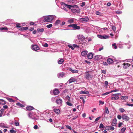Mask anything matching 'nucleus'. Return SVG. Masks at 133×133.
<instances>
[{"label": "nucleus", "mask_w": 133, "mask_h": 133, "mask_svg": "<svg viewBox=\"0 0 133 133\" xmlns=\"http://www.w3.org/2000/svg\"><path fill=\"white\" fill-rule=\"evenodd\" d=\"M105 109V113L107 114H108L109 113V111L108 108L107 107H106Z\"/></svg>", "instance_id": "obj_40"}, {"label": "nucleus", "mask_w": 133, "mask_h": 133, "mask_svg": "<svg viewBox=\"0 0 133 133\" xmlns=\"http://www.w3.org/2000/svg\"><path fill=\"white\" fill-rule=\"evenodd\" d=\"M97 36L99 38L101 39H104V36L100 35H98Z\"/></svg>", "instance_id": "obj_49"}, {"label": "nucleus", "mask_w": 133, "mask_h": 133, "mask_svg": "<svg viewBox=\"0 0 133 133\" xmlns=\"http://www.w3.org/2000/svg\"><path fill=\"white\" fill-rule=\"evenodd\" d=\"M117 119L116 118H115L113 119L112 123V125L113 126H115L116 124Z\"/></svg>", "instance_id": "obj_13"}, {"label": "nucleus", "mask_w": 133, "mask_h": 133, "mask_svg": "<svg viewBox=\"0 0 133 133\" xmlns=\"http://www.w3.org/2000/svg\"><path fill=\"white\" fill-rule=\"evenodd\" d=\"M4 109H2L0 110V113L2 115L4 112Z\"/></svg>", "instance_id": "obj_52"}, {"label": "nucleus", "mask_w": 133, "mask_h": 133, "mask_svg": "<svg viewBox=\"0 0 133 133\" xmlns=\"http://www.w3.org/2000/svg\"><path fill=\"white\" fill-rule=\"evenodd\" d=\"M110 129L111 130H114V127L112 126L110 127Z\"/></svg>", "instance_id": "obj_57"}, {"label": "nucleus", "mask_w": 133, "mask_h": 133, "mask_svg": "<svg viewBox=\"0 0 133 133\" xmlns=\"http://www.w3.org/2000/svg\"><path fill=\"white\" fill-rule=\"evenodd\" d=\"M116 12L118 14H120L122 13V12L120 11H116Z\"/></svg>", "instance_id": "obj_63"}, {"label": "nucleus", "mask_w": 133, "mask_h": 133, "mask_svg": "<svg viewBox=\"0 0 133 133\" xmlns=\"http://www.w3.org/2000/svg\"><path fill=\"white\" fill-rule=\"evenodd\" d=\"M32 48L33 50L35 51H36L39 49V48L37 45H34L32 46Z\"/></svg>", "instance_id": "obj_9"}, {"label": "nucleus", "mask_w": 133, "mask_h": 133, "mask_svg": "<svg viewBox=\"0 0 133 133\" xmlns=\"http://www.w3.org/2000/svg\"><path fill=\"white\" fill-rule=\"evenodd\" d=\"M80 94H88L89 92L88 91H81L79 92Z\"/></svg>", "instance_id": "obj_21"}, {"label": "nucleus", "mask_w": 133, "mask_h": 133, "mask_svg": "<svg viewBox=\"0 0 133 133\" xmlns=\"http://www.w3.org/2000/svg\"><path fill=\"white\" fill-rule=\"evenodd\" d=\"M52 24H50L46 26V27L48 28H49L52 27Z\"/></svg>", "instance_id": "obj_48"}, {"label": "nucleus", "mask_w": 133, "mask_h": 133, "mask_svg": "<svg viewBox=\"0 0 133 133\" xmlns=\"http://www.w3.org/2000/svg\"><path fill=\"white\" fill-rule=\"evenodd\" d=\"M61 22V21L59 20H58L56 21L55 22V25H57L58 24H59Z\"/></svg>", "instance_id": "obj_31"}, {"label": "nucleus", "mask_w": 133, "mask_h": 133, "mask_svg": "<svg viewBox=\"0 0 133 133\" xmlns=\"http://www.w3.org/2000/svg\"><path fill=\"white\" fill-rule=\"evenodd\" d=\"M65 126L68 129H69V130H71L72 129V128L69 125H66Z\"/></svg>", "instance_id": "obj_44"}, {"label": "nucleus", "mask_w": 133, "mask_h": 133, "mask_svg": "<svg viewBox=\"0 0 133 133\" xmlns=\"http://www.w3.org/2000/svg\"><path fill=\"white\" fill-rule=\"evenodd\" d=\"M65 6L68 8L69 9H70L71 8H72V5H69L67 4L65 5Z\"/></svg>", "instance_id": "obj_42"}, {"label": "nucleus", "mask_w": 133, "mask_h": 133, "mask_svg": "<svg viewBox=\"0 0 133 133\" xmlns=\"http://www.w3.org/2000/svg\"><path fill=\"white\" fill-rule=\"evenodd\" d=\"M77 39H76L75 41V42L77 43L80 44V41L78 40H83L85 39V37L82 35H77Z\"/></svg>", "instance_id": "obj_3"}, {"label": "nucleus", "mask_w": 133, "mask_h": 133, "mask_svg": "<svg viewBox=\"0 0 133 133\" xmlns=\"http://www.w3.org/2000/svg\"><path fill=\"white\" fill-rule=\"evenodd\" d=\"M68 46L69 48H71L72 50L74 49V48L71 45H68Z\"/></svg>", "instance_id": "obj_46"}, {"label": "nucleus", "mask_w": 133, "mask_h": 133, "mask_svg": "<svg viewBox=\"0 0 133 133\" xmlns=\"http://www.w3.org/2000/svg\"><path fill=\"white\" fill-rule=\"evenodd\" d=\"M43 46L44 47H47L48 46V44L47 43H45V44L43 45Z\"/></svg>", "instance_id": "obj_64"}, {"label": "nucleus", "mask_w": 133, "mask_h": 133, "mask_svg": "<svg viewBox=\"0 0 133 133\" xmlns=\"http://www.w3.org/2000/svg\"><path fill=\"white\" fill-rule=\"evenodd\" d=\"M69 70L73 73H78V70H74L71 68L69 69Z\"/></svg>", "instance_id": "obj_25"}, {"label": "nucleus", "mask_w": 133, "mask_h": 133, "mask_svg": "<svg viewBox=\"0 0 133 133\" xmlns=\"http://www.w3.org/2000/svg\"><path fill=\"white\" fill-rule=\"evenodd\" d=\"M56 102L58 104L61 105L62 102V101L61 99L58 98L56 100Z\"/></svg>", "instance_id": "obj_11"}, {"label": "nucleus", "mask_w": 133, "mask_h": 133, "mask_svg": "<svg viewBox=\"0 0 133 133\" xmlns=\"http://www.w3.org/2000/svg\"><path fill=\"white\" fill-rule=\"evenodd\" d=\"M15 125L16 126H17L19 125V123L17 122V121L15 120Z\"/></svg>", "instance_id": "obj_39"}, {"label": "nucleus", "mask_w": 133, "mask_h": 133, "mask_svg": "<svg viewBox=\"0 0 133 133\" xmlns=\"http://www.w3.org/2000/svg\"><path fill=\"white\" fill-rule=\"evenodd\" d=\"M72 8H78V6L77 5H72Z\"/></svg>", "instance_id": "obj_54"}, {"label": "nucleus", "mask_w": 133, "mask_h": 133, "mask_svg": "<svg viewBox=\"0 0 133 133\" xmlns=\"http://www.w3.org/2000/svg\"><path fill=\"white\" fill-rule=\"evenodd\" d=\"M107 62L109 64H111L113 63V61L111 58H108L107 60Z\"/></svg>", "instance_id": "obj_19"}, {"label": "nucleus", "mask_w": 133, "mask_h": 133, "mask_svg": "<svg viewBox=\"0 0 133 133\" xmlns=\"http://www.w3.org/2000/svg\"><path fill=\"white\" fill-rule=\"evenodd\" d=\"M16 105L21 107H24V106L23 105L21 104V103H17Z\"/></svg>", "instance_id": "obj_45"}, {"label": "nucleus", "mask_w": 133, "mask_h": 133, "mask_svg": "<svg viewBox=\"0 0 133 133\" xmlns=\"http://www.w3.org/2000/svg\"><path fill=\"white\" fill-rule=\"evenodd\" d=\"M79 20L82 22H88V21L89 19L88 17H85L84 18H79Z\"/></svg>", "instance_id": "obj_8"}, {"label": "nucleus", "mask_w": 133, "mask_h": 133, "mask_svg": "<svg viewBox=\"0 0 133 133\" xmlns=\"http://www.w3.org/2000/svg\"><path fill=\"white\" fill-rule=\"evenodd\" d=\"M119 111L121 112H122V113L123 112H124L125 111V110L123 108H119Z\"/></svg>", "instance_id": "obj_43"}, {"label": "nucleus", "mask_w": 133, "mask_h": 133, "mask_svg": "<svg viewBox=\"0 0 133 133\" xmlns=\"http://www.w3.org/2000/svg\"><path fill=\"white\" fill-rule=\"evenodd\" d=\"M5 103V101L3 99H0V104L1 105L4 104Z\"/></svg>", "instance_id": "obj_28"}, {"label": "nucleus", "mask_w": 133, "mask_h": 133, "mask_svg": "<svg viewBox=\"0 0 133 133\" xmlns=\"http://www.w3.org/2000/svg\"><path fill=\"white\" fill-rule=\"evenodd\" d=\"M36 114L35 113L33 112H31L28 114L29 117L34 120L36 121L37 120V119L35 118V116Z\"/></svg>", "instance_id": "obj_4"}, {"label": "nucleus", "mask_w": 133, "mask_h": 133, "mask_svg": "<svg viewBox=\"0 0 133 133\" xmlns=\"http://www.w3.org/2000/svg\"><path fill=\"white\" fill-rule=\"evenodd\" d=\"M65 75V74L63 72L58 73L57 74V76L58 78L63 77Z\"/></svg>", "instance_id": "obj_15"}, {"label": "nucleus", "mask_w": 133, "mask_h": 133, "mask_svg": "<svg viewBox=\"0 0 133 133\" xmlns=\"http://www.w3.org/2000/svg\"><path fill=\"white\" fill-rule=\"evenodd\" d=\"M102 58V56L100 55H97L95 57V59L97 60L100 59Z\"/></svg>", "instance_id": "obj_18"}, {"label": "nucleus", "mask_w": 133, "mask_h": 133, "mask_svg": "<svg viewBox=\"0 0 133 133\" xmlns=\"http://www.w3.org/2000/svg\"><path fill=\"white\" fill-rule=\"evenodd\" d=\"M16 26L17 28H20L21 27V26L20 25V24L19 23H17L16 24Z\"/></svg>", "instance_id": "obj_55"}, {"label": "nucleus", "mask_w": 133, "mask_h": 133, "mask_svg": "<svg viewBox=\"0 0 133 133\" xmlns=\"http://www.w3.org/2000/svg\"><path fill=\"white\" fill-rule=\"evenodd\" d=\"M104 127L102 123H101L100 125L99 128H101Z\"/></svg>", "instance_id": "obj_53"}, {"label": "nucleus", "mask_w": 133, "mask_h": 133, "mask_svg": "<svg viewBox=\"0 0 133 133\" xmlns=\"http://www.w3.org/2000/svg\"><path fill=\"white\" fill-rule=\"evenodd\" d=\"M0 127L1 128H8V127L6 124L4 123H1L0 124Z\"/></svg>", "instance_id": "obj_16"}, {"label": "nucleus", "mask_w": 133, "mask_h": 133, "mask_svg": "<svg viewBox=\"0 0 133 133\" xmlns=\"http://www.w3.org/2000/svg\"><path fill=\"white\" fill-rule=\"evenodd\" d=\"M126 129L125 128H122L121 131L122 133H124V132L125 131Z\"/></svg>", "instance_id": "obj_38"}, {"label": "nucleus", "mask_w": 133, "mask_h": 133, "mask_svg": "<svg viewBox=\"0 0 133 133\" xmlns=\"http://www.w3.org/2000/svg\"><path fill=\"white\" fill-rule=\"evenodd\" d=\"M45 115L47 117H50L51 116V114L49 112H46L45 113Z\"/></svg>", "instance_id": "obj_32"}, {"label": "nucleus", "mask_w": 133, "mask_h": 133, "mask_svg": "<svg viewBox=\"0 0 133 133\" xmlns=\"http://www.w3.org/2000/svg\"><path fill=\"white\" fill-rule=\"evenodd\" d=\"M120 95L121 94L120 93L113 94L112 95V97L111 98V100L118 99L119 98V97L118 96Z\"/></svg>", "instance_id": "obj_6"}, {"label": "nucleus", "mask_w": 133, "mask_h": 133, "mask_svg": "<svg viewBox=\"0 0 133 133\" xmlns=\"http://www.w3.org/2000/svg\"><path fill=\"white\" fill-rule=\"evenodd\" d=\"M109 126H107L105 128V129L107 130H109L110 129Z\"/></svg>", "instance_id": "obj_60"}, {"label": "nucleus", "mask_w": 133, "mask_h": 133, "mask_svg": "<svg viewBox=\"0 0 133 133\" xmlns=\"http://www.w3.org/2000/svg\"><path fill=\"white\" fill-rule=\"evenodd\" d=\"M117 117L118 119H121L122 117L120 115H118L117 116Z\"/></svg>", "instance_id": "obj_58"}, {"label": "nucleus", "mask_w": 133, "mask_h": 133, "mask_svg": "<svg viewBox=\"0 0 133 133\" xmlns=\"http://www.w3.org/2000/svg\"><path fill=\"white\" fill-rule=\"evenodd\" d=\"M44 30V29L43 28H42L41 29L38 28L37 29V31L38 32H43Z\"/></svg>", "instance_id": "obj_29"}, {"label": "nucleus", "mask_w": 133, "mask_h": 133, "mask_svg": "<svg viewBox=\"0 0 133 133\" xmlns=\"http://www.w3.org/2000/svg\"><path fill=\"white\" fill-rule=\"evenodd\" d=\"M28 27H23L22 28H21L19 29L21 30H27L28 29Z\"/></svg>", "instance_id": "obj_36"}, {"label": "nucleus", "mask_w": 133, "mask_h": 133, "mask_svg": "<svg viewBox=\"0 0 133 133\" xmlns=\"http://www.w3.org/2000/svg\"><path fill=\"white\" fill-rule=\"evenodd\" d=\"M112 46L113 47H114V49H116L117 48V46L116 44L115 43L114 44H112Z\"/></svg>", "instance_id": "obj_51"}, {"label": "nucleus", "mask_w": 133, "mask_h": 133, "mask_svg": "<svg viewBox=\"0 0 133 133\" xmlns=\"http://www.w3.org/2000/svg\"><path fill=\"white\" fill-rule=\"evenodd\" d=\"M124 65V67L126 69L128 67H129L130 65V64H129L128 63H124L123 64Z\"/></svg>", "instance_id": "obj_23"}, {"label": "nucleus", "mask_w": 133, "mask_h": 133, "mask_svg": "<svg viewBox=\"0 0 133 133\" xmlns=\"http://www.w3.org/2000/svg\"><path fill=\"white\" fill-rule=\"evenodd\" d=\"M65 99L67 102H70V99L69 96H67L65 97Z\"/></svg>", "instance_id": "obj_30"}, {"label": "nucleus", "mask_w": 133, "mask_h": 133, "mask_svg": "<svg viewBox=\"0 0 133 133\" xmlns=\"http://www.w3.org/2000/svg\"><path fill=\"white\" fill-rule=\"evenodd\" d=\"M122 118L123 119L126 121H129L130 119L129 117L125 114H124L122 115Z\"/></svg>", "instance_id": "obj_7"}, {"label": "nucleus", "mask_w": 133, "mask_h": 133, "mask_svg": "<svg viewBox=\"0 0 133 133\" xmlns=\"http://www.w3.org/2000/svg\"><path fill=\"white\" fill-rule=\"evenodd\" d=\"M91 72L90 71H88L85 72L84 77L85 78L88 80L92 79L93 76L91 74Z\"/></svg>", "instance_id": "obj_2"}, {"label": "nucleus", "mask_w": 133, "mask_h": 133, "mask_svg": "<svg viewBox=\"0 0 133 133\" xmlns=\"http://www.w3.org/2000/svg\"><path fill=\"white\" fill-rule=\"evenodd\" d=\"M34 128L35 129H37L38 128V126L37 125H36L34 126Z\"/></svg>", "instance_id": "obj_59"}, {"label": "nucleus", "mask_w": 133, "mask_h": 133, "mask_svg": "<svg viewBox=\"0 0 133 133\" xmlns=\"http://www.w3.org/2000/svg\"><path fill=\"white\" fill-rule=\"evenodd\" d=\"M8 29L6 27H2L0 28V30H7Z\"/></svg>", "instance_id": "obj_35"}, {"label": "nucleus", "mask_w": 133, "mask_h": 133, "mask_svg": "<svg viewBox=\"0 0 133 133\" xmlns=\"http://www.w3.org/2000/svg\"><path fill=\"white\" fill-rule=\"evenodd\" d=\"M85 5V2H83L82 3V4L81 5V7H83V6H84Z\"/></svg>", "instance_id": "obj_62"}, {"label": "nucleus", "mask_w": 133, "mask_h": 133, "mask_svg": "<svg viewBox=\"0 0 133 133\" xmlns=\"http://www.w3.org/2000/svg\"><path fill=\"white\" fill-rule=\"evenodd\" d=\"M68 27H72L74 29L79 30L80 29V27L78 26L76 24H70L68 25Z\"/></svg>", "instance_id": "obj_5"}, {"label": "nucleus", "mask_w": 133, "mask_h": 133, "mask_svg": "<svg viewBox=\"0 0 133 133\" xmlns=\"http://www.w3.org/2000/svg\"><path fill=\"white\" fill-rule=\"evenodd\" d=\"M112 29L113 31L114 32L115 31L116 29V28L115 26H112Z\"/></svg>", "instance_id": "obj_47"}, {"label": "nucleus", "mask_w": 133, "mask_h": 133, "mask_svg": "<svg viewBox=\"0 0 133 133\" xmlns=\"http://www.w3.org/2000/svg\"><path fill=\"white\" fill-rule=\"evenodd\" d=\"M74 18H71L68 20V22L69 23H72L74 22Z\"/></svg>", "instance_id": "obj_20"}, {"label": "nucleus", "mask_w": 133, "mask_h": 133, "mask_svg": "<svg viewBox=\"0 0 133 133\" xmlns=\"http://www.w3.org/2000/svg\"><path fill=\"white\" fill-rule=\"evenodd\" d=\"M66 102V104L68 106H72L73 105V104L69 102Z\"/></svg>", "instance_id": "obj_34"}, {"label": "nucleus", "mask_w": 133, "mask_h": 133, "mask_svg": "<svg viewBox=\"0 0 133 133\" xmlns=\"http://www.w3.org/2000/svg\"><path fill=\"white\" fill-rule=\"evenodd\" d=\"M55 17H56L55 16L50 15L44 16V19L45 21L47 22H50L52 21Z\"/></svg>", "instance_id": "obj_1"}, {"label": "nucleus", "mask_w": 133, "mask_h": 133, "mask_svg": "<svg viewBox=\"0 0 133 133\" xmlns=\"http://www.w3.org/2000/svg\"><path fill=\"white\" fill-rule=\"evenodd\" d=\"M71 11L73 13H78V10L75 9H71Z\"/></svg>", "instance_id": "obj_33"}, {"label": "nucleus", "mask_w": 133, "mask_h": 133, "mask_svg": "<svg viewBox=\"0 0 133 133\" xmlns=\"http://www.w3.org/2000/svg\"><path fill=\"white\" fill-rule=\"evenodd\" d=\"M64 61V60L63 59H61L58 61V64H62Z\"/></svg>", "instance_id": "obj_27"}, {"label": "nucleus", "mask_w": 133, "mask_h": 133, "mask_svg": "<svg viewBox=\"0 0 133 133\" xmlns=\"http://www.w3.org/2000/svg\"><path fill=\"white\" fill-rule=\"evenodd\" d=\"M53 108H54V111L56 114H58L60 113V110L59 109H55V107H53Z\"/></svg>", "instance_id": "obj_12"}, {"label": "nucleus", "mask_w": 133, "mask_h": 133, "mask_svg": "<svg viewBox=\"0 0 133 133\" xmlns=\"http://www.w3.org/2000/svg\"><path fill=\"white\" fill-rule=\"evenodd\" d=\"M88 53V51H87L85 50L82 51L81 53V55L82 56H85Z\"/></svg>", "instance_id": "obj_17"}, {"label": "nucleus", "mask_w": 133, "mask_h": 133, "mask_svg": "<svg viewBox=\"0 0 133 133\" xmlns=\"http://www.w3.org/2000/svg\"><path fill=\"white\" fill-rule=\"evenodd\" d=\"M8 100L10 102H14V101L11 98H7Z\"/></svg>", "instance_id": "obj_37"}, {"label": "nucleus", "mask_w": 133, "mask_h": 133, "mask_svg": "<svg viewBox=\"0 0 133 133\" xmlns=\"http://www.w3.org/2000/svg\"><path fill=\"white\" fill-rule=\"evenodd\" d=\"M10 132L11 133H16V131L15 130H13V128L11 130H10Z\"/></svg>", "instance_id": "obj_41"}, {"label": "nucleus", "mask_w": 133, "mask_h": 133, "mask_svg": "<svg viewBox=\"0 0 133 133\" xmlns=\"http://www.w3.org/2000/svg\"><path fill=\"white\" fill-rule=\"evenodd\" d=\"M96 14L97 15H100L101 14V13L99 11H97L96 12Z\"/></svg>", "instance_id": "obj_56"}, {"label": "nucleus", "mask_w": 133, "mask_h": 133, "mask_svg": "<svg viewBox=\"0 0 133 133\" xmlns=\"http://www.w3.org/2000/svg\"><path fill=\"white\" fill-rule=\"evenodd\" d=\"M110 93H111L110 91L107 92L106 93L103 94L102 95H103V96L105 95H108V94H109Z\"/></svg>", "instance_id": "obj_50"}, {"label": "nucleus", "mask_w": 133, "mask_h": 133, "mask_svg": "<svg viewBox=\"0 0 133 133\" xmlns=\"http://www.w3.org/2000/svg\"><path fill=\"white\" fill-rule=\"evenodd\" d=\"M76 81V78H73L71 77L70 78V79L68 80V82L69 84L70 83H71Z\"/></svg>", "instance_id": "obj_10"}, {"label": "nucleus", "mask_w": 133, "mask_h": 133, "mask_svg": "<svg viewBox=\"0 0 133 133\" xmlns=\"http://www.w3.org/2000/svg\"><path fill=\"white\" fill-rule=\"evenodd\" d=\"M68 1L70 3H73L74 2L73 0H68Z\"/></svg>", "instance_id": "obj_61"}, {"label": "nucleus", "mask_w": 133, "mask_h": 133, "mask_svg": "<svg viewBox=\"0 0 133 133\" xmlns=\"http://www.w3.org/2000/svg\"><path fill=\"white\" fill-rule=\"evenodd\" d=\"M59 92V91L58 89H54L53 91V94L54 95H57L58 94Z\"/></svg>", "instance_id": "obj_14"}, {"label": "nucleus", "mask_w": 133, "mask_h": 133, "mask_svg": "<svg viewBox=\"0 0 133 133\" xmlns=\"http://www.w3.org/2000/svg\"><path fill=\"white\" fill-rule=\"evenodd\" d=\"M128 96H122V98L121 99L124 100H126L128 99Z\"/></svg>", "instance_id": "obj_26"}, {"label": "nucleus", "mask_w": 133, "mask_h": 133, "mask_svg": "<svg viewBox=\"0 0 133 133\" xmlns=\"http://www.w3.org/2000/svg\"><path fill=\"white\" fill-rule=\"evenodd\" d=\"M26 109L29 110H31L33 109V107L31 106H28L26 107Z\"/></svg>", "instance_id": "obj_24"}, {"label": "nucleus", "mask_w": 133, "mask_h": 133, "mask_svg": "<svg viewBox=\"0 0 133 133\" xmlns=\"http://www.w3.org/2000/svg\"><path fill=\"white\" fill-rule=\"evenodd\" d=\"M93 57V54L91 53H89L88 55V57L89 59H92Z\"/></svg>", "instance_id": "obj_22"}]
</instances>
